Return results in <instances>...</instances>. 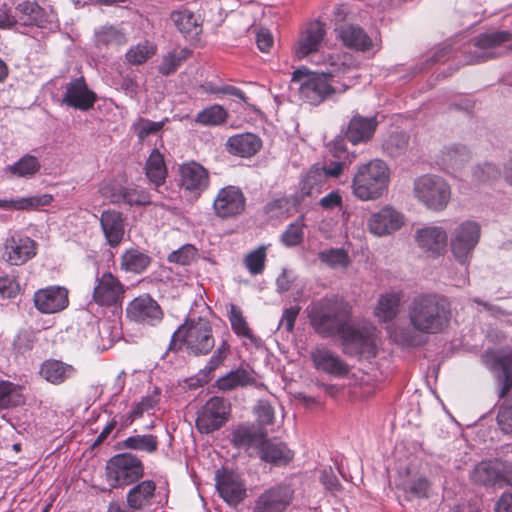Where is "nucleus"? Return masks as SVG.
<instances>
[{
  "mask_svg": "<svg viewBox=\"0 0 512 512\" xmlns=\"http://www.w3.org/2000/svg\"><path fill=\"white\" fill-rule=\"evenodd\" d=\"M307 312L311 326L319 335H341L345 353L375 356L376 328L371 324L348 326L350 306L347 302L334 296L325 297L309 305Z\"/></svg>",
  "mask_w": 512,
  "mask_h": 512,
  "instance_id": "f257e3e1",
  "label": "nucleus"
},
{
  "mask_svg": "<svg viewBox=\"0 0 512 512\" xmlns=\"http://www.w3.org/2000/svg\"><path fill=\"white\" fill-rule=\"evenodd\" d=\"M407 317L410 326H389V337L403 347H418L425 344L424 336L443 333L449 327L452 311L444 296L422 293L410 301Z\"/></svg>",
  "mask_w": 512,
  "mask_h": 512,
  "instance_id": "f03ea898",
  "label": "nucleus"
},
{
  "mask_svg": "<svg viewBox=\"0 0 512 512\" xmlns=\"http://www.w3.org/2000/svg\"><path fill=\"white\" fill-rule=\"evenodd\" d=\"M325 35V25L320 21L307 24L293 46L294 57L298 60L308 59L316 65L327 67L330 75H346L353 72L358 63L352 54L342 50L318 53Z\"/></svg>",
  "mask_w": 512,
  "mask_h": 512,
  "instance_id": "7ed1b4c3",
  "label": "nucleus"
},
{
  "mask_svg": "<svg viewBox=\"0 0 512 512\" xmlns=\"http://www.w3.org/2000/svg\"><path fill=\"white\" fill-rule=\"evenodd\" d=\"M378 122L376 117L354 116L348 123L345 137L337 136L329 145V153L335 159L325 163L322 167L327 177H338L343 169L350 165L356 158L354 152H349L346 140L353 145L367 143L376 131Z\"/></svg>",
  "mask_w": 512,
  "mask_h": 512,
  "instance_id": "20e7f679",
  "label": "nucleus"
},
{
  "mask_svg": "<svg viewBox=\"0 0 512 512\" xmlns=\"http://www.w3.org/2000/svg\"><path fill=\"white\" fill-rule=\"evenodd\" d=\"M512 34L508 31H492L479 35L473 43L446 44L439 48L431 57L433 63L445 62L451 57L458 58L463 54V64H478L498 55L497 49L510 41Z\"/></svg>",
  "mask_w": 512,
  "mask_h": 512,
  "instance_id": "39448f33",
  "label": "nucleus"
},
{
  "mask_svg": "<svg viewBox=\"0 0 512 512\" xmlns=\"http://www.w3.org/2000/svg\"><path fill=\"white\" fill-rule=\"evenodd\" d=\"M390 182V169L381 159L356 166L352 179V194L361 201H373L383 196Z\"/></svg>",
  "mask_w": 512,
  "mask_h": 512,
  "instance_id": "423d86ee",
  "label": "nucleus"
},
{
  "mask_svg": "<svg viewBox=\"0 0 512 512\" xmlns=\"http://www.w3.org/2000/svg\"><path fill=\"white\" fill-rule=\"evenodd\" d=\"M184 347L188 354L195 356L209 354L215 346L212 326L207 319L187 320L173 334L170 349L177 350V345Z\"/></svg>",
  "mask_w": 512,
  "mask_h": 512,
  "instance_id": "0eeeda50",
  "label": "nucleus"
},
{
  "mask_svg": "<svg viewBox=\"0 0 512 512\" xmlns=\"http://www.w3.org/2000/svg\"><path fill=\"white\" fill-rule=\"evenodd\" d=\"M322 72H311L307 69H297L294 71L291 82L298 85L299 96L302 100L318 105L327 97L338 91L334 86V78L341 75H330L328 68Z\"/></svg>",
  "mask_w": 512,
  "mask_h": 512,
  "instance_id": "6e6552de",
  "label": "nucleus"
},
{
  "mask_svg": "<svg viewBox=\"0 0 512 512\" xmlns=\"http://www.w3.org/2000/svg\"><path fill=\"white\" fill-rule=\"evenodd\" d=\"M413 195L427 209L440 212L450 202L451 188L441 176L426 174L414 180Z\"/></svg>",
  "mask_w": 512,
  "mask_h": 512,
  "instance_id": "1a4fd4ad",
  "label": "nucleus"
},
{
  "mask_svg": "<svg viewBox=\"0 0 512 512\" xmlns=\"http://www.w3.org/2000/svg\"><path fill=\"white\" fill-rule=\"evenodd\" d=\"M143 475L142 461L131 453L116 454L106 464V479L113 488L130 485Z\"/></svg>",
  "mask_w": 512,
  "mask_h": 512,
  "instance_id": "9d476101",
  "label": "nucleus"
},
{
  "mask_svg": "<svg viewBox=\"0 0 512 512\" xmlns=\"http://www.w3.org/2000/svg\"><path fill=\"white\" fill-rule=\"evenodd\" d=\"M481 226L478 222L466 220L458 224L450 235V249L455 260L466 265L479 243Z\"/></svg>",
  "mask_w": 512,
  "mask_h": 512,
  "instance_id": "9b49d317",
  "label": "nucleus"
},
{
  "mask_svg": "<svg viewBox=\"0 0 512 512\" xmlns=\"http://www.w3.org/2000/svg\"><path fill=\"white\" fill-rule=\"evenodd\" d=\"M229 412V404L223 398L211 397L198 411L196 427L200 433H212L225 424Z\"/></svg>",
  "mask_w": 512,
  "mask_h": 512,
  "instance_id": "f8f14e48",
  "label": "nucleus"
},
{
  "mask_svg": "<svg viewBox=\"0 0 512 512\" xmlns=\"http://www.w3.org/2000/svg\"><path fill=\"white\" fill-rule=\"evenodd\" d=\"M405 223L403 213L390 205L372 213L367 220V228L375 236H389L400 230Z\"/></svg>",
  "mask_w": 512,
  "mask_h": 512,
  "instance_id": "ddd939ff",
  "label": "nucleus"
},
{
  "mask_svg": "<svg viewBox=\"0 0 512 512\" xmlns=\"http://www.w3.org/2000/svg\"><path fill=\"white\" fill-rule=\"evenodd\" d=\"M18 21L23 25H35L40 28L54 31L58 28L56 13L40 7L35 1L26 0L16 7Z\"/></svg>",
  "mask_w": 512,
  "mask_h": 512,
  "instance_id": "4468645a",
  "label": "nucleus"
},
{
  "mask_svg": "<svg viewBox=\"0 0 512 512\" xmlns=\"http://www.w3.org/2000/svg\"><path fill=\"white\" fill-rule=\"evenodd\" d=\"M482 359L490 371L497 373L501 384L499 397H505L512 388V351L486 352Z\"/></svg>",
  "mask_w": 512,
  "mask_h": 512,
  "instance_id": "2eb2a0df",
  "label": "nucleus"
},
{
  "mask_svg": "<svg viewBox=\"0 0 512 512\" xmlns=\"http://www.w3.org/2000/svg\"><path fill=\"white\" fill-rule=\"evenodd\" d=\"M215 480L216 489L227 504L236 506L245 499V483L237 473L226 469L217 470Z\"/></svg>",
  "mask_w": 512,
  "mask_h": 512,
  "instance_id": "dca6fc26",
  "label": "nucleus"
},
{
  "mask_svg": "<svg viewBox=\"0 0 512 512\" xmlns=\"http://www.w3.org/2000/svg\"><path fill=\"white\" fill-rule=\"evenodd\" d=\"M124 286L111 272H105L96 277V285L93 289V300L100 306H116L124 295Z\"/></svg>",
  "mask_w": 512,
  "mask_h": 512,
  "instance_id": "f3484780",
  "label": "nucleus"
},
{
  "mask_svg": "<svg viewBox=\"0 0 512 512\" xmlns=\"http://www.w3.org/2000/svg\"><path fill=\"white\" fill-rule=\"evenodd\" d=\"M128 506L133 510L155 512L160 501L156 493V484L152 480H143L134 485L126 496Z\"/></svg>",
  "mask_w": 512,
  "mask_h": 512,
  "instance_id": "a211bd4d",
  "label": "nucleus"
},
{
  "mask_svg": "<svg viewBox=\"0 0 512 512\" xmlns=\"http://www.w3.org/2000/svg\"><path fill=\"white\" fill-rule=\"evenodd\" d=\"M215 214L222 218H232L241 214L245 209V197L242 191L235 186L222 188L213 202Z\"/></svg>",
  "mask_w": 512,
  "mask_h": 512,
  "instance_id": "6ab92c4d",
  "label": "nucleus"
},
{
  "mask_svg": "<svg viewBox=\"0 0 512 512\" xmlns=\"http://www.w3.org/2000/svg\"><path fill=\"white\" fill-rule=\"evenodd\" d=\"M179 175L182 189L194 198H198L209 186V173L197 162L181 165Z\"/></svg>",
  "mask_w": 512,
  "mask_h": 512,
  "instance_id": "aec40b11",
  "label": "nucleus"
},
{
  "mask_svg": "<svg viewBox=\"0 0 512 512\" xmlns=\"http://www.w3.org/2000/svg\"><path fill=\"white\" fill-rule=\"evenodd\" d=\"M96 100L95 92L88 87L83 77L73 79L67 83L62 96L63 104L80 111L91 109Z\"/></svg>",
  "mask_w": 512,
  "mask_h": 512,
  "instance_id": "412c9836",
  "label": "nucleus"
},
{
  "mask_svg": "<svg viewBox=\"0 0 512 512\" xmlns=\"http://www.w3.org/2000/svg\"><path fill=\"white\" fill-rule=\"evenodd\" d=\"M37 253V243L30 237L15 233L5 241L4 258L11 265H22Z\"/></svg>",
  "mask_w": 512,
  "mask_h": 512,
  "instance_id": "4be33fe9",
  "label": "nucleus"
},
{
  "mask_svg": "<svg viewBox=\"0 0 512 512\" xmlns=\"http://www.w3.org/2000/svg\"><path fill=\"white\" fill-rule=\"evenodd\" d=\"M126 313L131 320L152 326L159 323L163 315L159 304L147 294L133 299L128 304Z\"/></svg>",
  "mask_w": 512,
  "mask_h": 512,
  "instance_id": "5701e85b",
  "label": "nucleus"
},
{
  "mask_svg": "<svg viewBox=\"0 0 512 512\" xmlns=\"http://www.w3.org/2000/svg\"><path fill=\"white\" fill-rule=\"evenodd\" d=\"M35 307L42 313L52 314L64 310L68 304V290L61 286H50L34 294Z\"/></svg>",
  "mask_w": 512,
  "mask_h": 512,
  "instance_id": "b1692460",
  "label": "nucleus"
},
{
  "mask_svg": "<svg viewBox=\"0 0 512 512\" xmlns=\"http://www.w3.org/2000/svg\"><path fill=\"white\" fill-rule=\"evenodd\" d=\"M415 241L429 256L438 257L445 252L447 233L442 227L427 226L416 231Z\"/></svg>",
  "mask_w": 512,
  "mask_h": 512,
  "instance_id": "393cba45",
  "label": "nucleus"
},
{
  "mask_svg": "<svg viewBox=\"0 0 512 512\" xmlns=\"http://www.w3.org/2000/svg\"><path fill=\"white\" fill-rule=\"evenodd\" d=\"M265 434L254 425L240 424L231 432V443L238 449H243L249 456H256Z\"/></svg>",
  "mask_w": 512,
  "mask_h": 512,
  "instance_id": "a878e982",
  "label": "nucleus"
},
{
  "mask_svg": "<svg viewBox=\"0 0 512 512\" xmlns=\"http://www.w3.org/2000/svg\"><path fill=\"white\" fill-rule=\"evenodd\" d=\"M291 500L292 491L288 487H273L259 496L254 512H283Z\"/></svg>",
  "mask_w": 512,
  "mask_h": 512,
  "instance_id": "bb28decb",
  "label": "nucleus"
},
{
  "mask_svg": "<svg viewBox=\"0 0 512 512\" xmlns=\"http://www.w3.org/2000/svg\"><path fill=\"white\" fill-rule=\"evenodd\" d=\"M99 220L107 244L113 248L119 246L125 234L123 214L119 211L108 209L101 213Z\"/></svg>",
  "mask_w": 512,
  "mask_h": 512,
  "instance_id": "cd10ccee",
  "label": "nucleus"
},
{
  "mask_svg": "<svg viewBox=\"0 0 512 512\" xmlns=\"http://www.w3.org/2000/svg\"><path fill=\"white\" fill-rule=\"evenodd\" d=\"M311 359L317 370L334 377L348 374V365L335 353L324 347H317L311 352Z\"/></svg>",
  "mask_w": 512,
  "mask_h": 512,
  "instance_id": "c85d7f7f",
  "label": "nucleus"
},
{
  "mask_svg": "<svg viewBox=\"0 0 512 512\" xmlns=\"http://www.w3.org/2000/svg\"><path fill=\"white\" fill-rule=\"evenodd\" d=\"M337 38L351 49L367 52L374 47L372 39L358 25L340 24L335 28Z\"/></svg>",
  "mask_w": 512,
  "mask_h": 512,
  "instance_id": "c756f323",
  "label": "nucleus"
},
{
  "mask_svg": "<svg viewBox=\"0 0 512 512\" xmlns=\"http://www.w3.org/2000/svg\"><path fill=\"white\" fill-rule=\"evenodd\" d=\"M74 366L60 360H46L41 364L40 375L49 383L58 385L74 377Z\"/></svg>",
  "mask_w": 512,
  "mask_h": 512,
  "instance_id": "7c9ffc66",
  "label": "nucleus"
},
{
  "mask_svg": "<svg viewBox=\"0 0 512 512\" xmlns=\"http://www.w3.org/2000/svg\"><path fill=\"white\" fill-rule=\"evenodd\" d=\"M261 139L252 133L237 134L227 140L228 151L241 157H250L261 147Z\"/></svg>",
  "mask_w": 512,
  "mask_h": 512,
  "instance_id": "2f4dec72",
  "label": "nucleus"
},
{
  "mask_svg": "<svg viewBox=\"0 0 512 512\" xmlns=\"http://www.w3.org/2000/svg\"><path fill=\"white\" fill-rule=\"evenodd\" d=\"M256 456L265 462L285 465L293 458V453L283 443L271 442L265 436Z\"/></svg>",
  "mask_w": 512,
  "mask_h": 512,
  "instance_id": "473e14b6",
  "label": "nucleus"
},
{
  "mask_svg": "<svg viewBox=\"0 0 512 512\" xmlns=\"http://www.w3.org/2000/svg\"><path fill=\"white\" fill-rule=\"evenodd\" d=\"M402 293L391 291L380 295L374 309V315L383 322L392 320L399 313Z\"/></svg>",
  "mask_w": 512,
  "mask_h": 512,
  "instance_id": "72a5a7b5",
  "label": "nucleus"
},
{
  "mask_svg": "<svg viewBox=\"0 0 512 512\" xmlns=\"http://www.w3.org/2000/svg\"><path fill=\"white\" fill-rule=\"evenodd\" d=\"M151 258L138 249L126 250L120 258L121 270L134 274H141L150 265Z\"/></svg>",
  "mask_w": 512,
  "mask_h": 512,
  "instance_id": "f704fd0d",
  "label": "nucleus"
},
{
  "mask_svg": "<svg viewBox=\"0 0 512 512\" xmlns=\"http://www.w3.org/2000/svg\"><path fill=\"white\" fill-rule=\"evenodd\" d=\"M252 373L245 368L230 371L217 380V386L222 391H230L254 383Z\"/></svg>",
  "mask_w": 512,
  "mask_h": 512,
  "instance_id": "c9c22d12",
  "label": "nucleus"
},
{
  "mask_svg": "<svg viewBox=\"0 0 512 512\" xmlns=\"http://www.w3.org/2000/svg\"><path fill=\"white\" fill-rule=\"evenodd\" d=\"M146 176L156 187L164 183L167 168L163 155L154 149L149 155L145 165Z\"/></svg>",
  "mask_w": 512,
  "mask_h": 512,
  "instance_id": "e433bc0d",
  "label": "nucleus"
},
{
  "mask_svg": "<svg viewBox=\"0 0 512 512\" xmlns=\"http://www.w3.org/2000/svg\"><path fill=\"white\" fill-rule=\"evenodd\" d=\"M469 158V152L464 146L445 147L441 151L440 165L449 172L461 168Z\"/></svg>",
  "mask_w": 512,
  "mask_h": 512,
  "instance_id": "4c0bfd02",
  "label": "nucleus"
},
{
  "mask_svg": "<svg viewBox=\"0 0 512 512\" xmlns=\"http://www.w3.org/2000/svg\"><path fill=\"white\" fill-rule=\"evenodd\" d=\"M471 478L475 483L484 486L494 485L501 478L499 466L491 461H482L475 466Z\"/></svg>",
  "mask_w": 512,
  "mask_h": 512,
  "instance_id": "58836bf2",
  "label": "nucleus"
},
{
  "mask_svg": "<svg viewBox=\"0 0 512 512\" xmlns=\"http://www.w3.org/2000/svg\"><path fill=\"white\" fill-rule=\"evenodd\" d=\"M53 200L49 194L21 197L16 199H0V208L4 209H32L47 206Z\"/></svg>",
  "mask_w": 512,
  "mask_h": 512,
  "instance_id": "ea45409f",
  "label": "nucleus"
},
{
  "mask_svg": "<svg viewBox=\"0 0 512 512\" xmlns=\"http://www.w3.org/2000/svg\"><path fill=\"white\" fill-rule=\"evenodd\" d=\"M228 319L233 332L238 337L247 339L252 344L258 342V338L253 334L239 307L233 304L230 305Z\"/></svg>",
  "mask_w": 512,
  "mask_h": 512,
  "instance_id": "a19ab883",
  "label": "nucleus"
},
{
  "mask_svg": "<svg viewBox=\"0 0 512 512\" xmlns=\"http://www.w3.org/2000/svg\"><path fill=\"white\" fill-rule=\"evenodd\" d=\"M158 438L152 434H135L122 441V447L128 450H137L152 454L157 451Z\"/></svg>",
  "mask_w": 512,
  "mask_h": 512,
  "instance_id": "79ce46f5",
  "label": "nucleus"
},
{
  "mask_svg": "<svg viewBox=\"0 0 512 512\" xmlns=\"http://www.w3.org/2000/svg\"><path fill=\"white\" fill-rule=\"evenodd\" d=\"M24 401L21 386L9 381H0V408L20 406Z\"/></svg>",
  "mask_w": 512,
  "mask_h": 512,
  "instance_id": "37998d69",
  "label": "nucleus"
},
{
  "mask_svg": "<svg viewBox=\"0 0 512 512\" xmlns=\"http://www.w3.org/2000/svg\"><path fill=\"white\" fill-rule=\"evenodd\" d=\"M171 20L178 30L185 35H196L199 32L198 18L187 9L173 11Z\"/></svg>",
  "mask_w": 512,
  "mask_h": 512,
  "instance_id": "c03bdc74",
  "label": "nucleus"
},
{
  "mask_svg": "<svg viewBox=\"0 0 512 512\" xmlns=\"http://www.w3.org/2000/svg\"><path fill=\"white\" fill-rule=\"evenodd\" d=\"M227 116V111L221 105L214 104L198 112L194 121L202 126H218L226 121Z\"/></svg>",
  "mask_w": 512,
  "mask_h": 512,
  "instance_id": "a18cd8bd",
  "label": "nucleus"
},
{
  "mask_svg": "<svg viewBox=\"0 0 512 512\" xmlns=\"http://www.w3.org/2000/svg\"><path fill=\"white\" fill-rule=\"evenodd\" d=\"M98 46H117L126 42L125 34L116 26L104 25L95 31Z\"/></svg>",
  "mask_w": 512,
  "mask_h": 512,
  "instance_id": "49530a36",
  "label": "nucleus"
},
{
  "mask_svg": "<svg viewBox=\"0 0 512 512\" xmlns=\"http://www.w3.org/2000/svg\"><path fill=\"white\" fill-rule=\"evenodd\" d=\"M190 51L185 48H175L165 54L158 67L159 73L162 75H170L174 73L181 63L187 59Z\"/></svg>",
  "mask_w": 512,
  "mask_h": 512,
  "instance_id": "de8ad7c7",
  "label": "nucleus"
},
{
  "mask_svg": "<svg viewBox=\"0 0 512 512\" xmlns=\"http://www.w3.org/2000/svg\"><path fill=\"white\" fill-rule=\"evenodd\" d=\"M319 260L331 269H344L349 265V256L342 248H329L318 254Z\"/></svg>",
  "mask_w": 512,
  "mask_h": 512,
  "instance_id": "09e8293b",
  "label": "nucleus"
},
{
  "mask_svg": "<svg viewBox=\"0 0 512 512\" xmlns=\"http://www.w3.org/2000/svg\"><path fill=\"white\" fill-rule=\"evenodd\" d=\"M156 46L150 41H143L131 47L126 53V60L132 65L145 63L156 53Z\"/></svg>",
  "mask_w": 512,
  "mask_h": 512,
  "instance_id": "8fccbe9b",
  "label": "nucleus"
},
{
  "mask_svg": "<svg viewBox=\"0 0 512 512\" xmlns=\"http://www.w3.org/2000/svg\"><path fill=\"white\" fill-rule=\"evenodd\" d=\"M8 169L12 175L18 177H30L39 171L40 162L35 156L27 154L13 165H10Z\"/></svg>",
  "mask_w": 512,
  "mask_h": 512,
  "instance_id": "3c124183",
  "label": "nucleus"
},
{
  "mask_svg": "<svg viewBox=\"0 0 512 512\" xmlns=\"http://www.w3.org/2000/svg\"><path fill=\"white\" fill-rule=\"evenodd\" d=\"M409 145V135L405 132H393L383 143V148L391 157L404 154Z\"/></svg>",
  "mask_w": 512,
  "mask_h": 512,
  "instance_id": "603ef678",
  "label": "nucleus"
},
{
  "mask_svg": "<svg viewBox=\"0 0 512 512\" xmlns=\"http://www.w3.org/2000/svg\"><path fill=\"white\" fill-rule=\"evenodd\" d=\"M165 121H151L145 118H139L132 125L134 133L137 135L140 141H144L151 135H156L164 126Z\"/></svg>",
  "mask_w": 512,
  "mask_h": 512,
  "instance_id": "864d4df0",
  "label": "nucleus"
},
{
  "mask_svg": "<svg viewBox=\"0 0 512 512\" xmlns=\"http://www.w3.org/2000/svg\"><path fill=\"white\" fill-rule=\"evenodd\" d=\"M265 260L266 248L264 246H260L246 255L244 258V264L250 274L258 275L262 273L265 268Z\"/></svg>",
  "mask_w": 512,
  "mask_h": 512,
  "instance_id": "5fc2aeb1",
  "label": "nucleus"
},
{
  "mask_svg": "<svg viewBox=\"0 0 512 512\" xmlns=\"http://www.w3.org/2000/svg\"><path fill=\"white\" fill-rule=\"evenodd\" d=\"M125 187L119 185L115 181L103 182L99 187L101 196L114 204H121L123 201Z\"/></svg>",
  "mask_w": 512,
  "mask_h": 512,
  "instance_id": "6e6d98bb",
  "label": "nucleus"
},
{
  "mask_svg": "<svg viewBox=\"0 0 512 512\" xmlns=\"http://www.w3.org/2000/svg\"><path fill=\"white\" fill-rule=\"evenodd\" d=\"M303 219L299 218L291 223L282 234V241L286 246L292 247L298 245L303 239Z\"/></svg>",
  "mask_w": 512,
  "mask_h": 512,
  "instance_id": "4d7b16f0",
  "label": "nucleus"
},
{
  "mask_svg": "<svg viewBox=\"0 0 512 512\" xmlns=\"http://www.w3.org/2000/svg\"><path fill=\"white\" fill-rule=\"evenodd\" d=\"M197 249L190 244L183 245L176 251H173L168 256V261L180 265H189L196 259Z\"/></svg>",
  "mask_w": 512,
  "mask_h": 512,
  "instance_id": "13d9d810",
  "label": "nucleus"
},
{
  "mask_svg": "<svg viewBox=\"0 0 512 512\" xmlns=\"http://www.w3.org/2000/svg\"><path fill=\"white\" fill-rule=\"evenodd\" d=\"M230 353V345L226 340H222L217 349L214 351L207 364L204 367L206 373H211L219 366H221L224 360Z\"/></svg>",
  "mask_w": 512,
  "mask_h": 512,
  "instance_id": "bf43d9fd",
  "label": "nucleus"
},
{
  "mask_svg": "<svg viewBox=\"0 0 512 512\" xmlns=\"http://www.w3.org/2000/svg\"><path fill=\"white\" fill-rule=\"evenodd\" d=\"M150 203L149 194L142 188L125 187L121 204L146 205Z\"/></svg>",
  "mask_w": 512,
  "mask_h": 512,
  "instance_id": "052dcab7",
  "label": "nucleus"
},
{
  "mask_svg": "<svg viewBox=\"0 0 512 512\" xmlns=\"http://www.w3.org/2000/svg\"><path fill=\"white\" fill-rule=\"evenodd\" d=\"M159 402V393L155 392L152 395L145 396L139 403L132 409L129 419L133 422L135 419L141 417L144 412H148L153 409Z\"/></svg>",
  "mask_w": 512,
  "mask_h": 512,
  "instance_id": "680f3d73",
  "label": "nucleus"
},
{
  "mask_svg": "<svg viewBox=\"0 0 512 512\" xmlns=\"http://www.w3.org/2000/svg\"><path fill=\"white\" fill-rule=\"evenodd\" d=\"M497 423L503 433L512 435V403L500 407Z\"/></svg>",
  "mask_w": 512,
  "mask_h": 512,
  "instance_id": "e2e57ef3",
  "label": "nucleus"
},
{
  "mask_svg": "<svg viewBox=\"0 0 512 512\" xmlns=\"http://www.w3.org/2000/svg\"><path fill=\"white\" fill-rule=\"evenodd\" d=\"M300 313L299 306H292L286 308L283 311L282 317L280 319L278 329H285L286 332H292L294 329L295 321Z\"/></svg>",
  "mask_w": 512,
  "mask_h": 512,
  "instance_id": "0e129e2a",
  "label": "nucleus"
},
{
  "mask_svg": "<svg viewBox=\"0 0 512 512\" xmlns=\"http://www.w3.org/2000/svg\"><path fill=\"white\" fill-rule=\"evenodd\" d=\"M430 489V483L426 478L419 477L410 481L408 484V492L417 498H425L428 497V492Z\"/></svg>",
  "mask_w": 512,
  "mask_h": 512,
  "instance_id": "69168bd1",
  "label": "nucleus"
},
{
  "mask_svg": "<svg viewBox=\"0 0 512 512\" xmlns=\"http://www.w3.org/2000/svg\"><path fill=\"white\" fill-rule=\"evenodd\" d=\"M255 413L257 415L258 421L262 425H269L273 423L274 409L269 402L260 401L255 408Z\"/></svg>",
  "mask_w": 512,
  "mask_h": 512,
  "instance_id": "338daca9",
  "label": "nucleus"
},
{
  "mask_svg": "<svg viewBox=\"0 0 512 512\" xmlns=\"http://www.w3.org/2000/svg\"><path fill=\"white\" fill-rule=\"evenodd\" d=\"M19 291V285L13 278L0 276V295L2 298H14Z\"/></svg>",
  "mask_w": 512,
  "mask_h": 512,
  "instance_id": "774afa93",
  "label": "nucleus"
}]
</instances>
